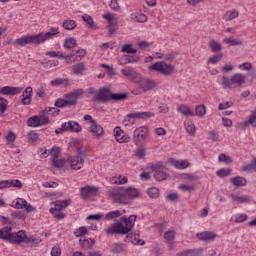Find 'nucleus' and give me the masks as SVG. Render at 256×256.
Masks as SVG:
<instances>
[{"mask_svg": "<svg viewBox=\"0 0 256 256\" xmlns=\"http://www.w3.org/2000/svg\"><path fill=\"white\" fill-rule=\"evenodd\" d=\"M136 221L137 215H130L128 218L127 216H122L118 222L106 228L105 233L107 235H127L126 238L129 239V233L135 227Z\"/></svg>", "mask_w": 256, "mask_h": 256, "instance_id": "obj_1", "label": "nucleus"}, {"mask_svg": "<svg viewBox=\"0 0 256 256\" xmlns=\"http://www.w3.org/2000/svg\"><path fill=\"white\" fill-rule=\"evenodd\" d=\"M59 35V28L52 27L49 32L39 33L35 35H25L20 38H17L14 43L19 47H25V45H41L45 41H49Z\"/></svg>", "mask_w": 256, "mask_h": 256, "instance_id": "obj_2", "label": "nucleus"}, {"mask_svg": "<svg viewBox=\"0 0 256 256\" xmlns=\"http://www.w3.org/2000/svg\"><path fill=\"white\" fill-rule=\"evenodd\" d=\"M25 234L23 231L13 232L11 227H3L0 229V239L6 243H12V245H21Z\"/></svg>", "mask_w": 256, "mask_h": 256, "instance_id": "obj_3", "label": "nucleus"}, {"mask_svg": "<svg viewBox=\"0 0 256 256\" xmlns=\"http://www.w3.org/2000/svg\"><path fill=\"white\" fill-rule=\"evenodd\" d=\"M245 75L241 73H236L232 75L230 78L227 76H222L221 85L223 89H239V87H243L245 84Z\"/></svg>", "mask_w": 256, "mask_h": 256, "instance_id": "obj_4", "label": "nucleus"}, {"mask_svg": "<svg viewBox=\"0 0 256 256\" xmlns=\"http://www.w3.org/2000/svg\"><path fill=\"white\" fill-rule=\"evenodd\" d=\"M107 195L113 203L129 205V200L125 197V187L113 186L107 189Z\"/></svg>", "mask_w": 256, "mask_h": 256, "instance_id": "obj_5", "label": "nucleus"}, {"mask_svg": "<svg viewBox=\"0 0 256 256\" xmlns=\"http://www.w3.org/2000/svg\"><path fill=\"white\" fill-rule=\"evenodd\" d=\"M150 71H157V73H161V75L169 76L172 75L175 71V66L171 64H167L165 61H159L152 64L149 67Z\"/></svg>", "mask_w": 256, "mask_h": 256, "instance_id": "obj_6", "label": "nucleus"}, {"mask_svg": "<svg viewBox=\"0 0 256 256\" xmlns=\"http://www.w3.org/2000/svg\"><path fill=\"white\" fill-rule=\"evenodd\" d=\"M85 95V90L82 88L74 89L71 92H68L64 95V99H66V103L68 107H73L79 103V99Z\"/></svg>", "mask_w": 256, "mask_h": 256, "instance_id": "obj_7", "label": "nucleus"}, {"mask_svg": "<svg viewBox=\"0 0 256 256\" xmlns=\"http://www.w3.org/2000/svg\"><path fill=\"white\" fill-rule=\"evenodd\" d=\"M136 83L144 92L153 91L157 87V82L149 78H138Z\"/></svg>", "mask_w": 256, "mask_h": 256, "instance_id": "obj_8", "label": "nucleus"}, {"mask_svg": "<svg viewBox=\"0 0 256 256\" xmlns=\"http://www.w3.org/2000/svg\"><path fill=\"white\" fill-rule=\"evenodd\" d=\"M93 101H100V103H107L111 101V89L109 87L100 88Z\"/></svg>", "mask_w": 256, "mask_h": 256, "instance_id": "obj_9", "label": "nucleus"}, {"mask_svg": "<svg viewBox=\"0 0 256 256\" xmlns=\"http://www.w3.org/2000/svg\"><path fill=\"white\" fill-rule=\"evenodd\" d=\"M163 162H158L151 166V171H154V178L156 181H165L167 174L165 173Z\"/></svg>", "mask_w": 256, "mask_h": 256, "instance_id": "obj_10", "label": "nucleus"}, {"mask_svg": "<svg viewBox=\"0 0 256 256\" xmlns=\"http://www.w3.org/2000/svg\"><path fill=\"white\" fill-rule=\"evenodd\" d=\"M97 193H99V188H97L95 186L86 185V186L80 188V197L84 201H87V199H89V197H95V195H97Z\"/></svg>", "mask_w": 256, "mask_h": 256, "instance_id": "obj_11", "label": "nucleus"}, {"mask_svg": "<svg viewBox=\"0 0 256 256\" xmlns=\"http://www.w3.org/2000/svg\"><path fill=\"white\" fill-rule=\"evenodd\" d=\"M147 139V127L142 126L137 128L133 134V141L135 145H141V141Z\"/></svg>", "mask_w": 256, "mask_h": 256, "instance_id": "obj_12", "label": "nucleus"}, {"mask_svg": "<svg viewBox=\"0 0 256 256\" xmlns=\"http://www.w3.org/2000/svg\"><path fill=\"white\" fill-rule=\"evenodd\" d=\"M114 137L117 143H129L131 141V137L125 134L123 130L119 126L114 128Z\"/></svg>", "mask_w": 256, "mask_h": 256, "instance_id": "obj_13", "label": "nucleus"}, {"mask_svg": "<svg viewBox=\"0 0 256 256\" xmlns=\"http://www.w3.org/2000/svg\"><path fill=\"white\" fill-rule=\"evenodd\" d=\"M61 130L71 131L72 133H81L82 128H81V125H79V123L75 121H69L62 124Z\"/></svg>", "mask_w": 256, "mask_h": 256, "instance_id": "obj_14", "label": "nucleus"}, {"mask_svg": "<svg viewBox=\"0 0 256 256\" xmlns=\"http://www.w3.org/2000/svg\"><path fill=\"white\" fill-rule=\"evenodd\" d=\"M67 161H68V163H70V167L74 171H80V169H83V167L85 165V160L77 158V157H73V156H70L67 159Z\"/></svg>", "mask_w": 256, "mask_h": 256, "instance_id": "obj_15", "label": "nucleus"}, {"mask_svg": "<svg viewBox=\"0 0 256 256\" xmlns=\"http://www.w3.org/2000/svg\"><path fill=\"white\" fill-rule=\"evenodd\" d=\"M124 195L126 199H128V203H131V199H138V197H141L139 190L133 186L128 188L124 187Z\"/></svg>", "mask_w": 256, "mask_h": 256, "instance_id": "obj_16", "label": "nucleus"}, {"mask_svg": "<svg viewBox=\"0 0 256 256\" xmlns=\"http://www.w3.org/2000/svg\"><path fill=\"white\" fill-rule=\"evenodd\" d=\"M121 73L124 77H128V79H130L131 81H135V83H137L139 79V73L131 67H126L122 69Z\"/></svg>", "mask_w": 256, "mask_h": 256, "instance_id": "obj_17", "label": "nucleus"}, {"mask_svg": "<svg viewBox=\"0 0 256 256\" xmlns=\"http://www.w3.org/2000/svg\"><path fill=\"white\" fill-rule=\"evenodd\" d=\"M22 92V87L4 86L0 89L1 95H19Z\"/></svg>", "mask_w": 256, "mask_h": 256, "instance_id": "obj_18", "label": "nucleus"}, {"mask_svg": "<svg viewBox=\"0 0 256 256\" xmlns=\"http://www.w3.org/2000/svg\"><path fill=\"white\" fill-rule=\"evenodd\" d=\"M7 187H16V189H22L23 183L17 179L0 181V189H7Z\"/></svg>", "mask_w": 256, "mask_h": 256, "instance_id": "obj_19", "label": "nucleus"}, {"mask_svg": "<svg viewBox=\"0 0 256 256\" xmlns=\"http://www.w3.org/2000/svg\"><path fill=\"white\" fill-rule=\"evenodd\" d=\"M164 239L168 245L169 251L175 249V231L169 230L164 233Z\"/></svg>", "mask_w": 256, "mask_h": 256, "instance_id": "obj_20", "label": "nucleus"}, {"mask_svg": "<svg viewBox=\"0 0 256 256\" xmlns=\"http://www.w3.org/2000/svg\"><path fill=\"white\" fill-rule=\"evenodd\" d=\"M23 99L20 101L21 105H31L33 97V88L28 86L22 93Z\"/></svg>", "mask_w": 256, "mask_h": 256, "instance_id": "obj_21", "label": "nucleus"}, {"mask_svg": "<svg viewBox=\"0 0 256 256\" xmlns=\"http://www.w3.org/2000/svg\"><path fill=\"white\" fill-rule=\"evenodd\" d=\"M20 231L24 233L23 241L21 243L25 241V243H27L29 247H37V245L41 243V239H39V237H36V236L27 237V235L25 234V231L23 230H20Z\"/></svg>", "mask_w": 256, "mask_h": 256, "instance_id": "obj_22", "label": "nucleus"}, {"mask_svg": "<svg viewBox=\"0 0 256 256\" xmlns=\"http://www.w3.org/2000/svg\"><path fill=\"white\" fill-rule=\"evenodd\" d=\"M90 133H93L96 137H102L104 130L101 125L97 124V120L91 121Z\"/></svg>", "mask_w": 256, "mask_h": 256, "instance_id": "obj_23", "label": "nucleus"}, {"mask_svg": "<svg viewBox=\"0 0 256 256\" xmlns=\"http://www.w3.org/2000/svg\"><path fill=\"white\" fill-rule=\"evenodd\" d=\"M128 119H150L153 117V113L151 112H134L127 114L126 116Z\"/></svg>", "mask_w": 256, "mask_h": 256, "instance_id": "obj_24", "label": "nucleus"}, {"mask_svg": "<svg viewBox=\"0 0 256 256\" xmlns=\"http://www.w3.org/2000/svg\"><path fill=\"white\" fill-rule=\"evenodd\" d=\"M239 17V11L236 9L228 10L222 16L223 21L229 22L233 21V19H237Z\"/></svg>", "mask_w": 256, "mask_h": 256, "instance_id": "obj_25", "label": "nucleus"}, {"mask_svg": "<svg viewBox=\"0 0 256 256\" xmlns=\"http://www.w3.org/2000/svg\"><path fill=\"white\" fill-rule=\"evenodd\" d=\"M87 71V66L83 63H76L72 66V73L74 75H83Z\"/></svg>", "mask_w": 256, "mask_h": 256, "instance_id": "obj_26", "label": "nucleus"}, {"mask_svg": "<svg viewBox=\"0 0 256 256\" xmlns=\"http://www.w3.org/2000/svg\"><path fill=\"white\" fill-rule=\"evenodd\" d=\"M110 251H111V253L113 255H119L121 253H124V251H125V244H123L121 242L113 243L111 245Z\"/></svg>", "mask_w": 256, "mask_h": 256, "instance_id": "obj_27", "label": "nucleus"}, {"mask_svg": "<svg viewBox=\"0 0 256 256\" xmlns=\"http://www.w3.org/2000/svg\"><path fill=\"white\" fill-rule=\"evenodd\" d=\"M177 111L180 115H184V117H195V113L187 105H180Z\"/></svg>", "mask_w": 256, "mask_h": 256, "instance_id": "obj_28", "label": "nucleus"}, {"mask_svg": "<svg viewBox=\"0 0 256 256\" xmlns=\"http://www.w3.org/2000/svg\"><path fill=\"white\" fill-rule=\"evenodd\" d=\"M230 183H232L234 187H245V185H247V179L241 176H236L230 179Z\"/></svg>", "mask_w": 256, "mask_h": 256, "instance_id": "obj_29", "label": "nucleus"}, {"mask_svg": "<svg viewBox=\"0 0 256 256\" xmlns=\"http://www.w3.org/2000/svg\"><path fill=\"white\" fill-rule=\"evenodd\" d=\"M130 18L132 21H135L136 23H147V15L139 12L132 13L130 15Z\"/></svg>", "mask_w": 256, "mask_h": 256, "instance_id": "obj_30", "label": "nucleus"}, {"mask_svg": "<svg viewBox=\"0 0 256 256\" xmlns=\"http://www.w3.org/2000/svg\"><path fill=\"white\" fill-rule=\"evenodd\" d=\"M215 237H217V234L213 232H201L198 234V239H200V241H213Z\"/></svg>", "mask_w": 256, "mask_h": 256, "instance_id": "obj_31", "label": "nucleus"}, {"mask_svg": "<svg viewBox=\"0 0 256 256\" xmlns=\"http://www.w3.org/2000/svg\"><path fill=\"white\" fill-rule=\"evenodd\" d=\"M122 65H129V63H139L138 56L125 55L121 58Z\"/></svg>", "mask_w": 256, "mask_h": 256, "instance_id": "obj_32", "label": "nucleus"}, {"mask_svg": "<svg viewBox=\"0 0 256 256\" xmlns=\"http://www.w3.org/2000/svg\"><path fill=\"white\" fill-rule=\"evenodd\" d=\"M223 43H226V45H229L230 47H239L240 45H243V41L237 38H224Z\"/></svg>", "mask_w": 256, "mask_h": 256, "instance_id": "obj_33", "label": "nucleus"}, {"mask_svg": "<svg viewBox=\"0 0 256 256\" xmlns=\"http://www.w3.org/2000/svg\"><path fill=\"white\" fill-rule=\"evenodd\" d=\"M208 47L212 51V53H219V51L223 49V46H221V44L216 40H210L208 42Z\"/></svg>", "mask_w": 256, "mask_h": 256, "instance_id": "obj_34", "label": "nucleus"}, {"mask_svg": "<svg viewBox=\"0 0 256 256\" xmlns=\"http://www.w3.org/2000/svg\"><path fill=\"white\" fill-rule=\"evenodd\" d=\"M51 85L53 87H59V85H63V87H68L69 79L68 78H56L51 81Z\"/></svg>", "mask_w": 256, "mask_h": 256, "instance_id": "obj_35", "label": "nucleus"}, {"mask_svg": "<svg viewBox=\"0 0 256 256\" xmlns=\"http://www.w3.org/2000/svg\"><path fill=\"white\" fill-rule=\"evenodd\" d=\"M41 65L44 67V69H53V67H57V65H59V60L44 59L41 62Z\"/></svg>", "mask_w": 256, "mask_h": 256, "instance_id": "obj_36", "label": "nucleus"}, {"mask_svg": "<svg viewBox=\"0 0 256 256\" xmlns=\"http://www.w3.org/2000/svg\"><path fill=\"white\" fill-rule=\"evenodd\" d=\"M80 244L83 247V249H93V246L95 245V239H80Z\"/></svg>", "mask_w": 256, "mask_h": 256, "instance_id": "obj_37", "label": "nucleus"}, {"mask_svg": "<svg viewBox=\"0 0 256 256\" xmlns=\"http://www.w3.org/2000/svg\"><path fill=\"white\" fill-rule=\"evenodd\" d=\"M70 205H71V200L57 201L55 203V207L53 208V210L61 211V209H65L66 207H69Z\"/></svg>", "mask_w": 256, "mask_h": 256, "instance_id": "obj_38", "label": "nucleus"}, {"mask_svg": "<svg viewBox=\"0 0 256 256\" xmlns=\"http://www.w3.org/2000/svg\"><path fill=\"white\" fill-rule=\"evenodd\" d=\"M77 47V40L73 37L66 38L64 41V49H73Z\"/></svg>", "mask_w": 256, "mask_h": 256, "instance_id": "obj_39", "label": "nucleus"}, {"mask_svg": "<svg viewBox=\"0 0 256 256\" xmlns=\"http://www.w3.org/2000/svg\"><path fill=\"white\" fill-rule=\"evenodd\" d=\"M219 163H225L226 165H231L233 163V158L231 156L226 155L225 153H221L218 156Z\"/></svg>", "mask_w": 256, "mask_h": 256, "instance_id": "obj_40", "label": "nucleus"}, {"mask_svg": "<svg viewBox=\"0 0 256 256\" xmlns=\"http://www.w3.org/2000/svg\"><path fill=\"white\" fill-rule=\"evenodd\" d=\"M110 181H111L112 185H125V183H127V181H129V179L125 176L123 178L121 176H119V177H112L110 179Z\"/></svg>", "mask_w": 256, "mask_h": 256, "instance_id": "obj_41", "label": "nucleus"}, {"mask_svg": "<svg viewBox=\"0 0 256 256\" xmlns=\"http://www.w3.org/2000/svg\"><path fill=\"white\" fill-rule=\"evenodd\" d=\"M127 93H111L110 101H125Z\"/></svg>", "mask_w": 256, "mask_h": 256, "instance_id": "obj_42", "label": "nucleus"}, {"mask_svg": "<svg viewBox=\"0 0 256 256\" xmlns=\"http://www.w3.org/2000/svg\"><path fill=\"white\" fill-rule=\"evenodd\" d=\"M62 27H64L67 31H73V29L77 27V22H75V20H65Z\"/></svg>", "mask_w": 256, "mask_h": 256, "instance_id": "obj_43", "label": "nucleus"}, {"mask_svg": "<svg viewBox=\"0 0 256 256\" xmlns=\"http://www.w3.org/2000/svg\"><path fill=\"white\" fill-rule=\"evenodd\" d=\"M28 127H41L39 124V116H32L27 120Z\"/></svg>", "mask_w": 256, "mask_h": 256, "instance_id": "obj_44", "label": "nucleus"}, {"mask_svg": "<svg viewBox=\"0 0 256 256\" xmlns=\"http://www.w3.org/2000/svg\"><path fill=\"white\" fill-rule=\"evenodd\" d=\"M221 59H223V53L209 57L207 63L208 65H217V63L221 61Z\"/></svg>", "mask_w": 256, "mask_h": 256, "instance_id": "obj_45", "label": "nucleus"}, {"mask_svg": "<svg viewBox=\"0 0 256 256\" xmlns=\"http://www.w3.org/2000/svg\"><path fill=\"white\" fill-rule=\"evenodd\" d=\"M82 21H84V23H87L90 29H97V26H95V22L93 21V17H91L90 15L85 14L84 16H82Z\"/></svg>", "mask_w": 256, "mask_h": 256, "instance_id": "obj_46", "label": "nucleus"}, {"mask_svg": "<svg viewBox=\"0 0 256 256\" xmlns=\"http://www.w3.org/2000/svg\"><path fill=\"white\" fill-rule=\"evenodd\" d=\"M42 112H44L45 115H53V117H57V115L61 113V110H59L57 107H48Z\"/></svg>", "mask_w": 256, "mask_h": 256, "instance_id": "obj_47", "label": "nucleus"}, {"mask_svg": "<svg viewBox=\"0 0 256 256\" xmlns=\"http://www.w3.org/2000/svg\"><path fill=\"white\" fill-rule=\"evenodd\" d=\"M147 195L151 199H159V189L157 187H151L147 190Z\"/></svg>", "mask_w": 256, "mask_h": 256, "instance_id": "obj_48", "label": "nucleus"}, {"mask_svg": "<svg viewBox=\"0 0 256 256\" xmlns=\"http://www.w3.org/2000/svg\"><path fill=\"white\" fill-rule=\"evenodd\" d=\"M231 199L236 201V203H251V199L243 196H237L235 194H230Z\"/></svg>", "mask_w": 256, "mask_h": 256, "instance_id": "obj_49", "label": "nucleus"}, {"mask_svg": "<svg viewBox=\"0 0 256 256\" xmlns=\"http://www.w3.org/2000/svg\"><path fill=\"white\" fill-rule=\"evenodd\" d=\"M231 169L229 168H221L219 170H217L216 175L218 177H220L221 179L225 178V177H229V175H231Z\"/></svg>", "mask_w": 256, "mask_h": 256, "instance_id": "obj_50", "label": "nucleus"}, {"mask_svg": "<svg viewBox=\"0 0 256 256\" xmlns=\"http://www.w3.org/2000/svg\"><path fill=\"white\" fill-rule=\"evenodd\" d=\"M50 213L53 215L54 219L61 221V219H65V214L61 212V210H53L50 208Z\"/></svg>", "mask_w": 256, "mask_h": 256, "instance_id": "obj_51", "label": "nucleus"}, {"mask_svg": "<svg viewBox=\"0 0 256 256\" xmlns=\"http://www.w3.org/2000/svg\"><path fill=\"white\" fill-rule=\"evenodd\" d=\"M185 129H186L187 133L189 135H191L192 137H193V135H195V133L197 131L195 128V124H193V122H187L185 124Z\"/></svg>", "mask_w": 256, "mask_h": 256, "instance_id": "obj_52", "label": "nucleus"}, {"mask_svg": "<svg viewBox=\"0 0 256 256\" xmlns=\"http://www.w3.org/2000/svg\"><path fill=\"white\" fill-rule=\"evenodd\" d=\"M207 110L205 109V105H198L195 108V114L197 117H205Z\"/></svg>", "mask_w": 256, "mask_h": 256, "instance_id": "obj_53", "label": "nucleus"}, {"mask_svg": "<svg viewBox=\"0 0 256 256\" xmlns=\"http://www.w3.org/2000/svg\"><path fill=\"white\" fill-rule=\"evenodd\" d=\"M174 166L176 167V169H187V167H189V161L187 160L175 161Z\"/></svg>", "mask_w": 256, "mask_h": 256, "instance_id": "obj_54", "label": "nucleus"}, {"mask_svg": "<svg viewBox=\"0 0 256 256\" xmlns=\"http://www.w3.org/2000/svg\"><path fill=\"white\" fill-rule=\"evenodd\" d=\"M121 53H128L129 55H135V53H137V50L131 48V44H125L121 48Z\"/></svg>", "mask_w": 256, "mask_h": 256, "instance_id": "obj_55", "label": "nucleus"}, {"mask_svg": "<svg viewBox=\"0 0 256 256\" xmlns=\"http://www.w3.org/2000/svg\"><path fill=\"white\" fill-rule=\"evenodd\" d=\"M40 127L49 125V117L42 111V114L38 116Z\"/></svg>", "mask_w": 256, "mask_h": 256, "instance_id": "obj_56", "label": "nucleus"}, {"mask_svg": "<svg viewBox=\"0 0 256 256\" xmlns=\"http://www.w3.org/2000/svg\"><path fill=\"white\" fill-rule=\"evenodd\" d=\"M123 213L121 211L116 210V211H110L106 214V219L111 220V219H117V217H121Z\"/></svg>", "mask_w": 256, "mask_h": 256, "instance_id": "obj_57", "label": "nucleus"}, {"mask_svg": "<svg viewBox=\"0 0 256 256\" xmlns=\"http://www.w3.org/2000/svg\"><path fill=\"white\" fill-rule=\"evenodd\" d=\"M88 232L89 229H87V227L81 226L74 232V235L75 237H83V235H87Z\"/></svg>", "mask_w": 256, "mask_h": 256, "instance_id": "obj_58", "label": "nucleus"}, {"mask_svg": "<svg viewBox=\"0 0 256 256\" xmlns=\"http://www.w3.org/2000/svg\"><path fill=\"white\" fill-rule=\"evenodd\" d=\"M76 154H77L76 157L78 159H82V161H85V159L87 158V150H85L81 147L76 150Z\"/></svg>", "mask_w": 256, "mask_h": 256, "instance_id": "obj_59", "label": "nucleus"}, {"mask_svg": "<svg viewBox=\"0 0 256 256\" xmlns=\"http://www.w3.org/2000/svg\"><path fill=\"white\" fill-rule=\"evenodd\" d=\"M26 205H27V200L20 198L15 202L13 206L15 207V209H25Z\"/></svg>", "mask_w": 256, "mask_h": 256, "instance_id": "obj_60", "label": "nucleus"}, {"mask_svg": "<svg viewBox=\"0 0 256 256\" xmlns=\"http://www.w3.org/2000/svg\"><path fill=\"white\" fill-rule=\"evenodd\" d=\"M147 155V151L145 148H138L135 150V156L137 159H145V156Z\"/></svg>", "mask_w": 256, "mask_h": 256, "instance_id": "obj_61", "label": "nucleus"}, {"mask_svg": "<svg viewBox=\"0 0 256 256\" xmlns=\"http://www.w3.org/2000/svg\"><path fill=\"white\" fill-rule=\"evenodd\" d=\"M107 29H108L109 36L115 35V31L117 29V21L108 23Z\"/></svg>", "mask_w": 256, "mask_h": 256, "instance_id": "obj_62", "label": "nucleus"}, {"mask_svg": "<svg viewBox=\"0 0 256 256\" xmlns=\"http://www.w3.org/2000/svg\"><path fill=\"white\" fill-rule=\"evenodd\" d=\"M52 163L54 167H57L58 169L61 167H65V159H59V158H54L52 159Z\"/></svg>", "mask_w": 256, "mask_h": 256, "instance_id": "obj_63", "label": "nucleus"}, {"mask_svg": "<svg viewBox=\"0 0 256 256\" xmlns=\"http://www.w3.org/2000/svg\"><path fill=\"white\" fill-rule=\"evenodd\" d=\"M51 256H61V246L59 244H56L53 246L50 252Z\"/></svg>", "mask_w": 256, "mask_h": 256, "instance_id": "obj_64", "label": "nucleus"}]
</instances>
